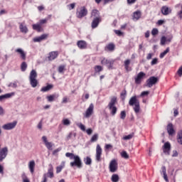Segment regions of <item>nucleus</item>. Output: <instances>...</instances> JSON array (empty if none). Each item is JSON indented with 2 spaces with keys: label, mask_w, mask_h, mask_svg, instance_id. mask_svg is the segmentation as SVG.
Returning a JSON list of instances; mask_svg holds the SVG:
<instances>
[{
  "label": "nucleus",
  "mask_w": 182,
  "mask_h": 182,
  "mask_svg": "<svg viewBox=\"0 0 182 182\" xmlns=\"http://www.w3.org/2000/svg\"><path fill=\"white\" fill-rule=\"evenodd\" d=\"M65 157H69L70 160H74L70 163V167H77V168H82L83 167L80 156L75 155L73 153L67 152Z\"/></svg>",
  "instance_id": "obj_1"
},
{
  "label": "nucleus",
  "mask_w": 182,
  "mask_h": 182,
  "mask_svg": "<svg viewBox=\"0 0 182 182\" xmlns=\"http://www.w3.org/2000/svg\"><path fill=\"white\" fill-rule=\"evenodd\" d=\"M129 106H132L134 112L135 113H139L140 112V101L137 99V96L134 95L129 99Z\"/></svg>",
  "instance_id": "obj_2"
},
{
  "label": "nucleus",
  "mask_w": 182,
  "mask_h": 182,
  "mask_svg": "<svg viewBox=\"0 0 182 182\" xmlns=\"http://www.w3.org/2000/svg\"><path fill=\"white\" fill-rule=\"evenodd\" d=\"M116 103H117V97H113L107 105L112 116H116V113H117V107H116Z\"/></svg>",
  "instance_id": "obj_3"
},
{
  "label": "nucleus",
  "mask_w": 182,
  "mask_h": 182,
  "mask_svg": "<svg viewBox=\"0 0 182 182\" xmlns=\"http://www.w3.org/2000/svg\"><path fill=\"white\" fill-rule=\"evenodd\" d=\"M36 77H38V73H36V70H32L28 77L31 87H36V86H38V80H36Z\"/></svg>",
  "instance_id": "obj_4"
},
{
  "label": "nucleus",
  "mask_w": 182,
  "mask_h": 182,
  "mask_svg": "<svg viewBox=\"0 0 182 182\" xmlns=\"http://www.w3.org/2000/svg\"><path fill=\"white\" fill-rule=\"evenodd\" d=\"M18 124V121H14L12 122L6 123L2 125L3 130H14Z\"/></svg>",
  "instance_id": "obj_5"
},
{
  "label": "nucleus",
  "mask_w": 182,
  "mask_h": 182,
  "mask_svg": "<svg viewBox=\"0 0 182 182\" xmlns=\"http://www.w3.org/2000/svg\"><path fill=\"white\" fill-rule=\"evenodd\" d=\"M109 168L110 173H116V171H117L118 164L116 159H113L110 161Z\"/></svg>",
  "instance_id": "obj_6"
},
{
  "label": "nucleus",
  "mask_w": 182,
  "mask_h": 182,
  "mask_svg": "<svg viewBox=\"0 0 182 182\" xmlns=\"http://www.w3.org/2000/svg\"><path fill=\"white\" fill-rule=\"evenodd\" d=\"M159 82V77H150L147 80H146V86L148 87H153L154 85H156Z\"/></svg>",
  "instance_id": "obj_7"
},
{
  "label": "nucleus",
  "mask_w": 182,
  "mask_h": 182,
  "mask_svg": "<svg viewBox=\"0 0 182 182\" xmlns=\"http://www.w3.org/2000/svg\"><path fill=\"white\" fill-rule=\"evenodd\" d=\"M86 15H87V9L86 7H81L80 9L76 12V16L80 19L86 16Z\"/></svg>",
  "instance_id": "obj_8"
},
{
  "label": "nucleus",
  "mask_w": 182,
  "mask_h": 182,
  "mask_svg": "<svg viewBox=\"0 0 182 182\" xmlns=\"http://www.w3.org/2000/svg\"><path fill=\"white\" fill-rule=\"evenodd\" d=\"M144 77H146V73L143 72L139 73L137 75L134 77L136 85H140Z\"/></svg>",
  "instance_id": "obj_9"
},
{
  "label": "nucleus",
  "mask_w": 182,
  "mask_h": 182,
  "mask_svg": "<svg viewBox=\"0 0 182 182\" xmlns=\"http://www.w3.org/2000/svg\"><path fill=\"white\" fill-rule=\"evenodd\" d=\"M8 147L5 146L4 148H2L0 150V163H2V161H4V160H5L6 159V156H8Z\"/></svg>",
  "instance_id": "obj_10"
},
{
  "label": "nucleus",
  "mask_w": 182,
  "mask_h": 182,
  "mask_svg": "<svg viewBox=\"0 0 182 182\" xmlns=\"http://www.w3.org/2000/svg\"><path fill=\"white\" fill-rule=\"evenodd\" d=\"M101 63L102 65H105V66H107L108 69H113V63H114V60L103 58L101 60Z\"/></svg>",
  "instance_id": "obj_11"
},
{
  "label": "nucleus",
  "mask_w": 182,
  "mask_h": 182,
  "mask_svg": "<svg viewBox=\"0 0 182 182\" xmlns=\"http://www.w3.org/2000/svg\"><path fill=\"white\" fill-rule=\"evenodd\" d=\"M162 150L164 154L170 156V151L171 150V144H170V142H166L162 146Z\"/></svg>",
  "instance_id": "obj_12"
},
{
  "label": "nucleus",
  "mask_w": 182,
  "mask_h": 182,
  "mask_svg": "<svg viewBox=\"0 0 182 182\" xmlns=\"http://www.w3.org/2000/svg\"><path fill=\"white\" fill-rule=\"evenodd\" d=\"M95 109V105L90 104L89 107L87 109L85 113L84 114V117L89 119L92 114H93V109Z\"/></svg>",
  "instance_id": "obj_13"
},
{
  "label": "nucleus",
  "mask_w": 182,
  "mask_h": 182,
  "mask_svg": "<svg viewBox=\"0 0 182 182\" xmlns=\"http://www.w3.org/2000/svg\"><path fill=\"white\" fill-rule=\"evenodd\" d=\"M95 160L96 161H102V147L99 144L96 147Z\"/></svg>",
  "instance_id": "obj_14"
},
{
  "label": "nucleus",
  "mask_w": 182,
  "mask_h": 182,
  "mask_svg": "<svg viewBox=\"0 0 182 182\" xmlns=\"http://www.w3.org/2000/svg\"><path fill=\"white\" fill-rule=\"evenodd\" d=\"M42 140L48 150H53L52 148L53 147V144L52 142L48 141V137H46V136H43Z\"/></svg>",
  "instance_id": "obj_15"
},
{
  "label": "nucleus",
  "mask_w": 182,
  "mask_h": 182,
  "mask_svg": "<svg viewBox=\"0 0 182 182\" xmlns=\"http://www.w3.org/2000/svg\"><path fill=\"white\" fill-rule=\"evenodd\" d=\"M172 39H173V35H169L167 37L162 36L161 38V45L164 46L166 45V42L170 43L171 42Z\"/></svg>",
  "instance_id": "obj_16"
},
{
  "label": "nucleus",
  "mask_w": 182,
  "mask_h": 182,
  "mask_svg": "<svg viewBox=\"0 0 182 182\" xmlns=\"http://www.w3.org/2000/svg\"><path fill=\"white\" fill-rule=\"evenodd\" d=\"M161 12L165 16L170 15V14H171V8L167 6H163L161 9Z\"/></svg>",
  "instance_id": "obj_17"
},
{
  "label": "nucleus",
  "mask_w": 182,
  "mask_h": 182,
  "mask_svg": "<svg viewBox=\"0 0 182 182\" xmlns=\"http://www.w3.org/2000/svg\"><path fill=\"white\" fill-rule=\"evenodd\" d=\"M91 18L93 19H102L100 12L97 9H93L91 12Z\"/></svg>",
  "instance_id": "obj_18"
},
{
  "label": "nucleus",
  "mask_w": 182,
  "mask_h": 182,
  "mask_svg": "<svg viewBox=\"0 0 182 182\" xmlns=\"http://www.w3.org/2000/svg\"><path fill=\"white\" fill-rule=\"evenodd\" d=\"M48 173H44L46 175H47V178L49 177V178H53L54 175H53V166H52L51 164H50L48 165Z\"/></svg>",
  "instance_id": "obj_19"
},
{
  "label": "nucleus",
  "mask_w": 182,
  "mask_h": 182,
  "mask_svg": "<svg viewBox=\"0 0 182 182\" xmlns=\"http://www.w3.org/2000/svg\"><path fill=\"white\" fill-rule=\"evenodd\" d=\"M114 49H116V46L113 43H110L105 47L106 52H113Z\"/></svg>",
  "instance_id": "obj_20"
},
{
  "label": "nucleus",
  "mask_w": 182,
  "mask_h": 182,
  "mask_svg": "<svg viewBox=\"0 0 182 182\" xmlns=\"http://www.w3.org/2000/svg\"><path fill=\"white\" fill-rule=\"evenodd\" d=\"M167 132L169 134V136H173L176 133V131L174 130V127L173 126V124L169 123L167 125Z\"/></svg>",
  "instance_id": "obj_21"
},
{
  "label": "nucleus",
  "mask_w": 182,
  "mask_h": 182,
  "mask_svg": "<svg viewBox=\"0 0 182 182\" xmlns=\"http://www.w3.org/2000/svg\"><path fill=\"white\" fill-rule=\"evenodd\" d=\"M16 52L17 53H19L20 57L23 60H26V53H25V51H23V50L22 48L16 49Z\"/></svg>",
  "instance_id": "obj_22"
},
{
  "label": "nucleus",
  "mask_w": 182,
  "mask_h": 182,
  "mask_svg": "<svg viewBox=\"0 0 182 182\" xmlns=\"http://www.w3.org/2000/svg\"><path fill=\"white\" fill-rule=\"evenodd\" d=\"M48 34H42L41 36L38 37H36L33 38V42H42V41H45L48 38Z\"/></svg>",
  "instance_id": "obj_23"
},
{
  "label": "nucleus",
  "mask_w": 182,
  "mask_h": 182,
  "mask_svg": "<svg viewBox=\"0 0 182 182\" xmlns=\"http://www.w3.org/2000/svg\"><path fill=\"white\" fill-rule=\"evenodd\" d=\"M12 96H15V92H10V93L0 95V102L5 100V99H11Z\"/></svg>",
  "instance_id": "obj_24"
},
{
  "label": "nucleus",
  "mask_w": 182,
  "mask_h": 182,
  "mask_svg": "<svg viewBox=\"0 0 182 182\" xmlns=\"http://www.w3.org/2000/svg\"><path fill=\"white\" fill-rule=\"evenodd\" d=\"M77 46L80 49H86V48H87V43L82 40L78 41L77 42Z\"/></svg>",
  "instance_id": "obj_25"
},
{
  "label": "nucleus",
  "mask_w": 182,
  "mask_h": 182,
  "mask_svg": "<svg viewBox=\"0 0 182 182\" xmlns=\"http://www.w3.org/2000/svg\"><path fill=\"white\" fill-rule=\"evenodd\" d=\"M102 22V18H93L91 26L92 29L96 28L97 26H99V23Z\"/></svg>",
  "instance_id": "obj_26"
},
{
  "label": "nucleus",
  "mask_w": 182,
  "mask_h": 182,
  "mask_svg": "<svg viewBox=\"0 0 182 182\" xmlns=\"http://www.w3.org/2000/svg\"><path fill=\"white\" fill-rule=\"evenodd\" d=\"M35 166H36L35 161L32 160L28 162V168L31 174H33V173L35 172Z\"/></svg>",
  "instance_id": "obj_27"
},
{
  "label": "nucleus",
  "mask_w": 182,
  "mask_h": 182,
  "mask_svg": "<svg viewBox=\"0 0 182 182\" xmlns=\"http://www.w3.org/2000/svg\"><path fill=\"white\" fill-rule=\"evenodd\" d=\"M161 170V174L163 175L164 179L165 181L168 182V177L167 176V169L166 168V166H162Z\"/></svg>",
  "instance_id": "obj_28"
},
{
  "label": "nucleus",
  "mask_w": 182,
  "mask_h": 182,
  "mask_svg": "<svg viewBox=\"0 0 182 182\" xmlns=\"http://www.w3.org/2000/svg\"><path fill=\"white\" fill-rule=\"evenodd\" d=\"M19 29L22 33H28V27H26V25H25L23 23H20Z\"/></svg>",
  "instance_id": "obj_29"
},
{
  "label": "nucleus",
  "mask_w": 182,
  "mask_h": 182,
  "mask_svg": "<svg viewBox=\"0 0 182 182\" xmlns=\"http://www.w3.org/2000/svg\"><path fill=\"white\" fill-rule=\"evenodd\" d=\"M58 55L59 53H58V51H53L50 53V55L48 57L49 60H55V59L58 58Z\"/></svg>",
  "instance_id": "obj_30"
},
{
  "label": "nucleus",
  "mask_w": 182,
  "mask_h": 182,
  "mask_svg": "<svg viewBox=\"0 0 182 182\" xmlns=\"http://www.w3.org/2000/svg\"><path fill=\"white\" fill-rule=\"evenodd\" d=\"M32 26H33V29L34 31H37V32H42L43 31L42 26L39 23L33 24Z\"/></svg>",
  "instance_id": "obj_31"
},
{
  "label": "nucleus",
  "mask_w": 182,
  "mask_h": 182,
  "mask_svg": "<svg viewBox=\"0 0 182 182\" xmlns=\"http://www.w3.org/2000/svg\"><path fill=\"white\" fill-rule=\"evenodd\" d=\"M59 97V94H53L51 95L47 96L48 102H53L55 99H58Z\"/></svg>",
  "instance_id": "obj_32"
},
{
  "label": "nucleus",
  "mask_w": 182,
  "mask_h": 182,
  "mask_svg": "<svg viewBox=\"0 0 182 182\" xmlns=\"http://www.w3.org/2000/svg\"><path fill=\"white\" fill-rule=\"evenodd\" d=\"M141 16V12L140 11H135L133 15L134 21H139Z\"/></svg>",
  "instance_id": "obj_33"
},
{
  "label": "nucleus",
  "mask_w": 182,
  "mask_h": 182,
  "mask_svg": "<svg viewBox=\"0 0 182 182\" xmlns=\"http://www.w3.org/2000/svg\"><path fill=\"white\" fill-rule=\"evenodd\" d=\"M84 163L86 166H92V158L90 156H86L84 158Z\"/></svg>",
  "instance_id": "obj_34"
},
{
  "label": "nucleus",
  "mask_w": 182,
  "mask_h": 182,
  "mask_svg": "<svg viewBox=\"0 0 182 182\" xmlns=\"http://www.w3.org/2000/svg\"><path fill=\"white\" fill-rule=\"evenodd\" d=\"M63 167H65V161L62 162V165L56 167V173L57 174H59L62 170H63Z\"/></svg>",
  "instance_id": "obj_35"
},
{
  "label": "nucleus",
  "mask_w": 182,
  "mask_h": 182,
  "mask_svg": "<svg viewBox=\"0 0 182 182\" xmlns=\"http://www.w3.org/2000/svg\"><path fill=\"white\" fill-rule=\"evenodd\" d=\"M170 52V48H167L166 49V50H164V52H162L160 55L159 58L161 59H163V58H164V56H166L168 53Z\"/></svg>",
  "instance_id": "obj_36"
},
{
  "label": "nucleus",
  "mask_w": 182,
  "mask_h": 182,
  "mask_svg": "<svg viewBox=\"0 0 182 182\" xmlns=\"http://www.w3.org/2000/svg\"><path fill=\"white\" fill-rule=\"evenodd\" d=\"M52 87H53V85H48L47 86L41 88V92H48V91L50 90V89H52Z\"/></svg>",
  "instance_id": "obj_37"
},
{
  "label": "nucleus",
  "mask_w": 182,
  "mask_h": 182,
  "mask_svg": "<svg viewBox=\"0 0 182 182\" xmlns=\"http://www.w3.org/2000/svg\"><path fill=\"white\" fill-rule=\"evenodd\" d=\"M177 140L179 144H182V131H179L177 135Z\"/></svg>",
  "instance_id": "obj_38"
},
{
  "label": "nucleus",
  "mask_w": 182,
  "mask_h": 182,
  "mask_svg": "<svg viewBox=\"0 0 182 182\" xmlns=\"http://www.w3.org/2000/svg\"><path fill=\"white\" fill-rule=\"evenodd\" d=\"M119 175L117 174H113L111 177V181L112 182H119Z\"/></svg>",
  "instance_id": "obj_39"
},
{
  "label": "nucleus",
  "mask_w": 182,
  "mask_h": 182,
  "mask_svg": "<svg viewBox=\"0 0 182 182\" xmlns=\"http://www.w3.org/2000/svg\"><path fill=\"white\" fill-rule=\"evenodd\" d=\"M76 137V133L70 132L66 136V140H70V139H75Z\"/></svg>",
  "instance_id": "obj_40"
},
{
  "label": "nucleus",
  "mask_w": 182,
  "mask_h": 182,
  "mask_svg": "<svg viewBox=\"0 0 182 182\" xmlns=\"http://www.w3.org/2000/svg\"><path fill=\"white\" fill-rule=\"evenodd\" d=\"M28 68V64L26 62H23L21 65V72H25Z\"/></svg>",
  "instance_id": "obj_41"
},
{
  "label": "nucleus",
  "mask_w": 182,
  "mask_h": 182,
  "mask_svg": "<svg viewBox=\"0 0 182 182\" xmlns=\"http://www.w3.org/2000/svg\"><path fill=\"white\" fill-rule=\"evenodd\" d=\"M99 139V134H95L92 138H91V142L95 143V141H97V139Z\"/></svg>",
  "instance_id": "obj_42"
},
{
  "label": "nucleus",
  "mask_w": 182,
  "mask_h": 182,
  "mask_svg": "<svg viewBox=\"0 0 182 182\" xmlns=\"http://www.w3.org/2000/svg\"><path fill=\"white\" fill-rule=\"evenodd\" d=\"M121 156L122 157V159H125V160H127V159H129V155L126 151H122Z\"/></svg>",
  "instance_id": "obj_43"
},
{
  "label": "nucleus",
  "mask_w": 182,
  "mask_h": 182,
  "mask_svg": "<svg viewBox=\"0 0 182 182\" xmlns=\"http://www.w3.org/2000/svg\"><path fill=\"white\" fill-rule=\"evenodd\" d=\"M62 122L64 126H70V120L69 119H64Z\"/></svg>",
  "instance_id": "obj_44"
},
{
  "label": "nucleus",
  "mask_w": 182,
  "mask_h": 182,
  "mask_svg": "<svg viewBox=\"0 0 182 182\" xmlns=\"http://www.w3.org/2000/svg\"><path fill=\"white\" fill-rule=\"evenodd\" d=\"M75 6H76V3H72L70 4H68L67 6L68 9H69V11H72V9H75Z\"/></svg>",
  "instance_id": "obj_45"
},
{
  "label": "nucleus",
  "mask_w": 182,
  "mask_h": 182,
  "mask_svg": "<svg viewBox=\"0 0 182 182\" xmlns=\"http://www.w3.org/2000/svg\"><path fill=\"white\" fill-rule=\"evenodd\" d=\"M22 179H23V182H30L29 179L28 178V176H26V174L25 173H23L21 175Z\"/></svg>",
  "instance_id": "obj_46"
},
{
  "label": "nucleus",
  "mask_w": 182,
  "mask_h": 182,
  "mask_svg": "<svg viewBox=\"0 0 182 182\" xmlns=\"http://www.w3.org/2000/svg\"><path fill=\"white\" fill-rule=\"evenodd\" d=\"M133 136H134V134H130L129 135H127L123 137L124 140H131V139H133Z\"/></svg>",
  "instance_id": "obj_47"
},
{
  "label": "nucleus",
  "mask_w": 182,
  "mask_h": 182,
  "mask_svg": "<svg viewBox=\"0 0 182 182\" xmlns=\"http://www.w3.org/2000/svg\"><path fill=\"white\" fill-rule=\"evenodd\" d=\"M127 95V92L126 91V90H124L122 92H121V97L122 99V100H124V99H126V95Z\"/></svg>",
  "instance_id": "obj_48"
},
{
  "label": "nucleus",
  "mask_w": 182,
  "mask_h": 182,
  "mask_svg": "<svg viewBox=\"0 0 182 182\" xmlns=\"http://www.w3.org/2000/svg\"><path fill=\"white\" fill-rule=\"evenodd\" d=\"M149 95H150L149 91H144L141 93V95L139 96H140V97H144V96H149Z\"/></svg>",
  "instance_id": "obj_49"
},
{
  "label": "nucleus",
  "mask_w": 182,
  "mask_h": 182,
  "mask_svg": "<svg viewBox=\"0 0 182 182\" xmlns=\"http://www.w3.org/2000/svg\"><path fill=\"white\" fill-rule=\"evenodd\" d=\"M65 68H66V65H60L58 67V73H63V70H65Z\"/></svg>",
  "instance_id": "obj_50"
},
{
  "label": "nucleus",
  "mask_w": 182,
  "mask_h": 182,
  "mask_svg": "<svg viewBox=\"0 0 182 182\" xmlns=\"http://www.w3.org/2000/svg\"><path fill=\"white\" fill-rule=\"evenodd\" d=\"M120 119L124 120L126 119V111H122L120 113Z\"/></svg>",
  "instance_id": "obj_51"
},
{
  "label": "nucleus",
  "mask_w": 182,
  "mask_h": 182,
  "mask_svg": "<svg viewBox=\"0 0 182 182\" xmlns=\"http://www.w3.org/2000/svg\"><path fill=\"white\" fill-rule=\"evenodd\" d=\"M95 72H102V70H103V68H102L100 65H96L95 67Z\"/></svg>",
  "instance_id": "obj_52"
},
{
  "label": "nucleus",
  "mask_w": 182,
  "mask_h": 182,
  "mask_svg": "<svg viewBox=\"0 0 182 182\" xmlns=\"http://www.w3.org/2000/svg\"><path fill=\"white\" fill-rule=\"evenodd\" d=\"M78 127L80 128V129L82 131V132H85L86 131V127H85V125L82 123L77 124Z\"/></svg>",
  "instance_id": "obj_53"
},
{
  "label": "nucleus",
  "mask_w": 182,
  "mask_h": 182,
  "mask_svg": "<svg viewBox=\"0 0 182 182\" xmlns=\"http://www.w3.org/2000/svg\"><path fill=\"white\" fill-rule=\"evenodd\" d=\"M159 33V30L157 28H153L151 31V35H153V36H156V35H157Z\"/></svg>",
  "instance_id": "obj_54"
},
{
  "label": "nucleus",
  "mask_w": 182,
  "mask_h": 182,
  "mask_svg": "<svg viewBox=\"0 0 182 182\" xmlns=\"http://www.w3.org/2000/svg\"><path fill=\"white\" fill-rule=\"evenodd\" d=\"M9 87H14L16 88L18 87V84H16V82H11L9 85Z\"/></svg>",
  "instance_id": "obj_55"
},
{
  "label": "nucleus",
  "mask_w": 182,
  "mask_h": 182,
  "mask_svg": "<svg viewBox=\"0 0 182 182\" xmlns=\"http://www.w3.org/2000/svg\"><path fill=\"white\" fill-rule=\"evenodd\" d=\"M48 22V18L41 19L39 21V24L42 26L44 23H46Z\"/></svg>",
  "instance_id": "obj_56"
},
{
  "label": "nucleus",
  "mask_w": 182,
  "mask_h": 182,
  "mask_svg": "<svg viewBox=\"0 0 182 182\" xmlns=\"http://www.w3.org/2000/svg\"><path fill=\"white\" fill-rule=\"evenodd\" d=\"M5 114V109L0 105V116H4Z\"/></svg>",
  "instance_id": "obj_57"
},
{
  "label": "nucleus",
  "mask_w": 182,
  "mask_h": 182,
  "mask_svg": "<svg viewBox=\"0 0 182 182\" xmlns=\"http://www.w3.org/2000/svg\"><path fill=\"white\" fill-rule=\"evenodd\" d=\"M158 59L154 58L152 61L151 62V66H154V65H157Z\"/></svg>",
  "instance_id": "obj_58"
},
{
  "label": "nucleus",
  "mask_w": 182,
  "mask_h": 182,
  "mask_svg": "<svg viewBox=\"0 0 182 182\" xmlns=\"http://www.w3.org/2000/svg\"><path fill=\"white\" fill-rule=\"evenodd\" d=\"M114 33H116V35H118V36H122V35H123V32L119 30H115Z\"/></svg>",
  "instance_id": "obj_59"
},
{
  "label": "nucleus",
  "mask_w": 182,
  "mask_h": 182,
  "mask_svg": "<svg viewBox=\"0 0 182 182\" xmlns=\"http://www.w3.org/2000/svg\"><path fill=\"white\" fill-rule=\"evenodd\" d=\"M41 182H48V178L46 174H43V180Z\"/></svg>",
  "instance_id": "obj_60"
},
{
  "label": "nucleus",
  "mask_w": 182,
  "mask_h": 182,
  "mask_svg": "<svg viewBox=\"0 0 182 182\" xmlns=\"http://www.w3.org/2000/svg\"><path fill=\"white\" fill-rule=\"evenodd\" d=\"M177 73H178V76H182V66L181 68H179Z\"/></svg>",
  "instance_id": "obj_61"
},
{
  "label": "nucleus",
  "mask_w": 182,
  "mask_h": 182,
  "mask_svg": "<svg viewBox=\"0 0 182 182\" xmlns=\"http://www.w3.org/2000/svg\"><path fill=\"white\" fill-rule=\"evenodd\" d=\"M124 63V66H129L130 65V60H126Z\"/></svg>",
  "instance_id": "obj_62"
},
{
  "label": "nucleus",
  "mask_w": 182,
  "mask_h": 182,
  "mask_svg": "<svg viewBox=\"0 0 182 182\" xmlns=\"http://www.w3.org/2000/svg\"><path fill=\"white\" fill-rule=\"evenodd\" d=\"M62 103H63V104L68 103V97H64L63 98Z\"/></svg>",
  "instance_id": "obj_63"
},
{
  "label": "nucleus",
  "mask_w": 182,
  "mask_h": 182,
  "mask_svg": "<svg viewBox=\"0 0 182 182\" xmlns=\"http://www.w3.org/2000/svg\"><path fill=\"white\" fill-rule=\"evenodd\" d=\"M178 16L179 17L180 19H182V10L178 12Z\"/></svg>",
  "instance_id": "obj_64"
}]
</instances>
